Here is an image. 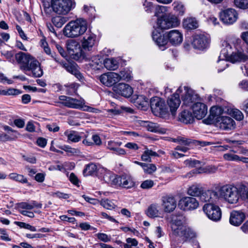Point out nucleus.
Segmentation results:
<instances>
[{
	"instance_id": "1",
	"label": "nucleus",
	"mask_w": 248,
	"mask_h": 248,
	"mask_svg": "<svg viewBox=\"0 0 248 248\" xmlns=\"http://www.w3.org/2000/svg\"><path fill=\"white\" fill-rule=\"evenodd\" d=\"M15 58L21 70L31 71L33 76L36 78L43 76V71L40 62L30 54L19 52L16 54Z\"/></svg>"
},
{
	"instance_id": "2",
	"label": "nucleus",
	"mask_w": 248,
	"mask_h": 248,
	"mask_svg": "<svg viewBox=\"0 0 248 248\" xmlns=\"http://www.w3.org/2000/svg\"><path fill=\"white\" fill-rule=\"evenodd\" d=\"M87 28L86 20L80 18L69 21L64 26L62 31L64 36L70 38H76L83 35Z\"/></svg>"
},
{
	"instance_id": "3",
	"label": "nucleus",
	"mask_w": 248,
	"mask_h": 248,
	"mask_svg": "<svg viewBox=\"0 0 248 248\" xmlns=\"http://www.w3.org/2000/svg\"><path fill=\"white\" fill-rule=\"evenodd\" d=\"M219 199H223L230 204L237 203L240 199V191L232 185H225L218 187Z\"/></svg>"
},
{
	"instance_id": "4",
	"label": "nucleus",
	"mask_w": 248,
	"mask_h": 248,
	"mask_svg": "<svg viewBox=\"0 0 248 248\" xmlns=\"http://www.w3.org/2000/svg\"><path fill=\"white\" fill-rule=\"evenodd\" d=\"M75 0H51V7L53 11L58 15L66 16L75 8Z\"/></svg>"
},
{
	"instance_id": "5",
	"label": "nucleus",
	"mask_w": 248,
	"mask_h": 248,
	"mask_svg": "<svg viewBox=\"0 0 248 248\" xmlns=\"http://www.w3.org/2000/svg\"><path fill=\"white\" fill-rule=\"evenodd\" d=\"M169 223L172 234L175 236L181 237L186 231L185 229L187 226L185 217L181 214H172L170 216Z\"/></svg>"
},
{
	"instance_id": "6",
	"label": "nucleus",
	"mask_w": 248,
	"mask_h": 248,
	"mask_svg": "<svg viewBox=\"0 0 248 248\" xmlns=\"http://www.w3.org/2000/svg\"><path fill=\"white\" fill-rule=\"evenodd\" d=\"M179 24L180 20L176 16H174L162 15L157 19L156 28V30H167L170 28L176 27Z\"/></svg>"
},
{
	"instance_id": "7",
	"label": "nucleus",
	"mask_w": 248,
	"mask_h": 248,
	"mask_svg": "<svg viewBox=\"0 0 248 248\" xmlns=\"http://www.w3.org/2000/svg\"><path fill=\"white\" fill-rule=\"evenodd\" d=\"M202 209L209 219L214 221L220 220L222 213L218 206L214 203H206L203 205Z\"/></svg>"
},
{
	"instance_id": "8",
	"label": "nucleus",
	"mask_w": 248,
	"mask_h": 248,
	"mask_svg": "<svg viewBox=\"0 0 248 248\" xmlns=\"http://www.w3.org/2000/svg\"><path fill=\"white\" fill-rule=\"evenodd\" d=\"M150 107L153 112L156 115H165L168 112V108L161 98L155 96L150 100Z\"/></svg>"
},
{
	"instance_id": "9",
	"label": "nucleus",
	"mask_w": 248,
	"mask_h": 248,
	"mask_svg": "<svg viewBox=\"0 0 248 248\" xmlns=\"http://www.w3.org/2000/svg\"><path fill=\"white\" fill-rule=\"evenodd\" d=\"M183 91L180 93L183 104L188 107H192L193 105L197 103L198 100V95L191 88L186 87H183Z\"/></svg>"
},
{
	"instance_id": "10",
	"label": "nucleus",
	"mask_w": 248,
	"mask_h": 248,
	"mask_svg": "<svg viewBox=\"0 0 248 248\" xmlns=\"http://www.w3.org/2000/svg\"><path fill=\"white\" fill-rule=\"evenodd\" d=\"M183 91L182 86H181L176 90V92L167 100L168 108L172 115H175L176 110L179 108L181 100L180 99V94Z\"/></svg>"
},
{
	"instance_id": "11",
	"label": "nucleus",
	"mask_w": 248,
	"mask_h": 248,
	"mask_svg": "<svg viewBox=\"0 0 248 248\" xmlns=\"http://www.w3.org/2000/svg\"><path fill=\"white\" fill-rule=\"evenodd\" d=\"M180 208L183 211H191L198 208L199 206L198 201L192 197H184L179 202Z\"/></svg>"
},
{
	"instance_id": "12",
	"label": "nucleus",
	"mask_w": 248,
	"mask_h": 248,
	"mask_svg": "<svg viewBox=\"0 0 248 248\" xmlns=\"http://www.w3.org/2000/svg\"><path fill=\"white\" fill-rule=\"evenodd\" d=\"M218 194V188L217 190L213 189L204 190L203 189L199 199L201 202H203L216 203L219 200Z\"/></svg>"
},
{
	"instance_id": "13",
	"label": "nucleus",
	"mask_w": 248,
	"mask_h": 248,
	"mask_svg": "<svg viewBox=\"0 0 248 248\" xmlns=\"http://www.w3.org/2000/svg\"><path fill=\"white\" fill-rule=\"evenodd\" d=\"M59 98L62 101L61 102L62 105L69 108L79 109L81 108L85 104L83 99L78 100L65 95H61Z\"/></svg>"
},
{
	"instance_id": "14",
	"label": "nucleus",
	"mask_w": 248,
	"mask_h": 248,
	"mask_svg": "<svg viewBox=\"0 0 248 248\" xmlns=\"http://www.w3.org/2000/svg\"><path fill=\"white\" fill-rule=\"evenodd\" d=\"M220 20L225 24L234 23L238 18V14L235 10L232 8L225 9L220 13Z\"/></svg>"
},
{
	"instance_id": "15",
	"label": "nucleus",
	"mask_w": 248,
	"mask_h": 248,
	"mask_svg": "<svg viewBox=\"0 0 248 248\" xmlns=\"http://www.w3.org/2000/svg\"><path fill=\"white\" fill-rule=\"evenodd\" d=\"M81 47L85 51H90L97 43L96 35L91 31H88L81 41Z\"/></svg>"
},
{
	"instance_id": "16",
	"label": "nucleus",
	"mask_w": 248,
	"mask_h": 248,
	"mask_svg": "<svg viewBox=\"0 0 248 248\" xmlns=\"http://www.w3.org/2000/svg\"><path fill=\"white\" fill-rule=\"evenodd\" d=\"M118 73L109 72L101 75L99 79L100 82L107 87H111L119 82Z\"/></svg>"
},
{
	"instance_id": "17",
	"label": "nucleus",
	"mask_w": 248,
	"mask_h": 248,
	"mask_svg": "<svg viewBox=\"0 0 248 248\" xmlns=\"http://www.w3.org/2000/svg\"><path fill=\"white\" fill-rule=\"evenodd\" d=\"M152 38L161 50H164L166 48V46L168 42L167 32L163 34L155 29L152 33Z\"/></svg>"
},
{
	"instance_id": "18",
	"label": "nucleus",
	"mask_w": 248,
	"mask_h": 248,
	"mask_svg": "<svg viewBox=\"0 0 248 248\" xmlns=\"http://www.w3.org/2000/svg\"><path fill=\"white\" fill-rule=\"evenodd\" d=\"M113 92L119 95L125 97H130L133 93L132 88L128 84L124 83H119L113 86Z\"/></svg>"
},
{
	"instance_id": "19",
	"label": "nucleus",
	"mask_w": 248,
	"mask_h": 248,
	"mask_svg": "<svg viewBox=\"0 0 248 248\" xmlns=\"http://www.w3.org/2000/svg\"><path fill=\"white\" fill-rule=\"evenodd\" d=\"M162 206L166 213L173 212L176 207L177 202L173 196L166 195L162 197Z\"/></svg>"
},
{
	"instance_id": "20",
	"label": "nucleus",
	"mask_w": 248,
	"mask_h": 248,
	"mask_svg": "<svg viewBox=\"0 0 248 248\" xmlns=\"http://www.w3.org/2000/svg\"><path fill=\"white\" fill-rule=\"evenodd\" d=\"M208 38L204 34H196L193 36L192 45L194 48L203 49L206 48L209 45Z\"/></svg>"
},
{
	"instance_id": "21",
	"label": "nucleus",
	"mask_w": 248,
	"mask_h": 248,
	"mask_svg": "<svg viewBox=\"0 0 248 248\" xmlns=\"http://www.w3.org/2000/svg\"><path fill=\"white\" fill-rule=\"evenodd\" d=\"M193 116L197 119H202L204 117L207 113V107L203 103L197 102L195 103L192 107Z\"/></svg>"
},
{
	"instance_id": "22",
	"label": "nucleus",
	"mask_w": 248,
	"mask_h": 248,
	"mask_svg": "<svg viewBox=\"0 0 248 248\" xmlns=\"http://www.w3.org/2000/svg\"><path fill=\"white\" fill-rule=\"evenodd\" d=\"M168 41L173 46H178L183 41V34L177 30H171L167 32Z\"/></svg>"
},
{
	"instance_id": "23",
	"label": "nucleus",
	"mask_w": 248,
	"mask_h": 248,
	"mask_svg": "<svg viewBox=\"0 0 248 248\" xmlns=\"http://www.w3.org/2000/svg\"><path fill=\"white\" fill-rule=\"evenodd\" d=\"M66 46L67 49L70 55H75L78 57L81 56L82 54L81 46L78 41L71 40L67 42Z\"/></svg>"
},
{
	"instance_id": "24",
	"label": "nucleus",
	"mask_w": 248,
	"mask_h": 248,
	"mask_svg": "<svg viewBox=\"0 0 248 248\" xmlns=\"http://www.w3.org/2000/svg\"><path fill=\"white\" fill-rule=\"evenodd\" d=\"M121 176L116 175L111 172H106L104 176V181L112 186L118 187L121 185Z\"/></svg>"
},
{
	"instance_id": "25",
	"label": "nucleus",
	"mask_w": 248,
	"mask_h": 248,
	"mask_svg": "<svg viewBox=\"0 0 248 248\" xmlns=\"http://www.w3.org/2000/svg\"><path fill=\"white\" fill-rule=\"evenodd\" d=\"M245 218V214L240 211H233L231 212L230 222L234 226H239Z\"/></svg>"
},
{
	"instance_id": "26",
	"label": "nucleus",
	"mask_w": 248,
	"mask_h": 248,
	"mask_svg": "<svg viewBox=\"0 0 248 248\" xmlns=\"http://www.w3.org/2000/svg\"><path fill=\"white\" fill-rule=\"evenodd\" d=\"M146 215L150 218H155L161 217L162 212L159 205L154 203L150 205L145 211Z\"/></svg>"
},
{
	"instance_id": "27",
	"label": "nucleus",
	"mask_w": 248,
	"mask_h": 248,
	"mask_svg": "<svg viewBox=\"0 0 248 248\" xmlns=\"http://www.w3.org/2000/svg\"><path fill=\"white\" fill-rule=\"evenodd\" d=\"M218 121L220 122V128L223 130L232 129L235 127V122L229 117L222 116Z\"/></svg>"
},
{
	"instance_id": "28",
	"label": "nucleus",
	"mask_w": 248,
	"mask_h": 248,
	"mask_svg": "<svg viewBox=\"0 0 248 248\" xmlns=\"http://www.w3.org/2000/svg\"><path fill=\"white\" fill-rule=\"evenodd\" d=\"M132 97L135 105L139 108L145 110L148 108L149 104L148 98L145 96L142 95H133Z\"/></svg>"
},
{
	"instance_id": "29",
	"label": "nucleus",
	"mask_w": 248,
	"mask_h": 248,
	"mask_svg": "<svg viewBox=\"0 0 248 248\" xmlns=\"http://www.w3.org/2000/svg\"><path fill=\"white\" fill-rule=\"evenodd\" d=\"M248 59V56L243 51L237 50L232 52L229 57L228 61L232 63L244 62Z\"/></svg>"
},
{
	"instance_id": "30",
	"label": "nucleus",
	"mask_w": 248,
	"mask_h": 248,
	"mask_svg": "<svg viewBox=\"0 0 248 248\" xmlns=\"http://www.w3.org/2000/svg\"><path fill=\"white\" fill-rule=\"evenodd\" d=\"M203 189L200 184H194L188 187L187 194L192 197H198L199 198Z\"/></svg>"
},
{
	"instance_id": "31",
	"label": "nucleus",
	"mask_w": 248,
	"mask_h": 248,
	"mask_svg": "<svg viewBox=\"0 0 248 248\" xmlns=\"http://www.w3.org/2000/svg\"><path fill=\"white\" fill-rule=\"evenodd\" d=\"M145 126L149 131L160 134H164L166 132V129L160 127L157 123L151 122H145Z\"/></svg>"
},
{
	"instance_id": "32",
	"label": "nucleus",
	"mask_w": 248,
	"mask_h": 248,
	"mask_svg": "<svg viewBox=\"0 0 248 248\" xmlns=\"http://www.w3.org/2000/svg\"><path fill=\"white\" fill-rule=\"evenodd\" d=\"M64 135L67 137V142L69 143H76L81 139V136L76 131L67 130L64 132Z\"/></svg>"
},
{
	"instance_id": "33",
	"label": "nucleus",
	"mask_w": 248,
	"mask_h": 248,
	"mask_svg": "<svg viewBox=\"0 0 248 248\" xmlns=\"http://www.w3.org/2000/svg\"><path fill=\"white\" fill-rule=\"evenodd\" d=\"M18 206L19 210H20V209L31 210L33 208L41 209L42 207V204L35 201H31L30 202H20L18 203Z\"/></svg>"
},
{
	"instance_id": "34",
	"label": "nucleus",
	"mask_w": 248,
	"mask_h": 248,
	"mask_svg": "<svg viewBox=\"0 0 248 248\" xmlns=\"http://www.w3.org/2000/svg\"><path fill=\"white\" fill-rule=\"evenodd\" d=\"M183 26L186 30H194L198 27V23L195 18L187 17L183 20Z\"/></svg>"
},
{
	"instance_id": "35",
	"label": "nucleus",
	"mask_w": 248,
	"mask_h": 248,
	"mask_svg": "<svg viewBox=\"0 0 248 248\" xmlns=\"http://www.w3.org/2000/svg\"><path fill=\"white\" fill-rule=\"evenodd\" d=\"M69 20V18L62 15L55 16L51 18L53 24L58 28H61Z\"/></svg>"
},
{
	"instance_id": "36",
	"label": "nucleus",
	"mask_w": 248,
	"mask_h": 248,
	"mask_svg": "<svg viewBox=\"0 0 248 248\" xmlns=\"http://www.w3.org/2000/svg\"><path fill=\"white\" fill-rule=\"evenodd\" d=\"M104 65L108 70H115L119 67L118 60L114 58L106 59L104 61Z\"/></svg>"
},
{
	"instance_id": "37",
	"label": "nucleus",
	"mask_w": 248,
	"mask_h": 248,
	"mask_svg": "<svg viewBox=\"0 0 248 248\" xmlns=\"http://www.w3.org/2000/svg\"><path fill=\"white\" fill-rule=\"evenodd\" d=\"M121 186L125 188H130L135 186V183L132 179L128 176L122 175L121 178Z\"/></svg>"
},
{
	"instance_id": "38",
	"label": "nucleus",
	"mask_w": 248,
	"mask_h": 248,
	"mask_svg": "<svg viewBox=\"0 0 248 248\" xmlns=\"http://www.w3.org/2000/svg\"><path fill=\"white\" fill-rule=\"evenodd\" d=\"M194 116L192 113L187 110H184L180 115V120L185 124H190L194 121Z\"/></svg>"
},
{
	"instance_id": "39",
	"label": "nucleus",
	"mask_w": 248,
	"mask_h": 248,
	"mask_svg": "<svg viewBox=\"0 0 248 248\" xmlns=\"http://www.w3.org/2000/svg\"><path fill=\"white\" fill-rule=\"evenodd\" d=\"M118 76L119 78V81L120 80L129 81L132 78V71L128 68H124L120 71Z\"/></svg>"
},
{
	"instance_id": "40",
	"label": "nucleus",
	"mask_w": 248,
	"mask_h": 248,
	"mask_svg": "<svg viewBox=\"0 0 248 248\" xmlns=\"http://www.w3.org/2000/svg\"><path fill=\"white\" fill-rule=\"evenodd\" d=\"M64 67L66 70L71 74L74 75L79 80L81 81L83 79V76L80 72L78 70L74 65L71 64H64Z\"/></svg>"
},
{
	"instance_id": "41",
	"label": "nucleus",
	"mask_w": 248,
	"mask_h": 248,
	"mask_svg": "<svg viewBox=\"0 0 248 248\" xmlns=\"http://www.w3.org/2000/svg\"><path fill=\"white\" fill-rule=\"evenodd\" d=\"M224 45V47L221 50L219 58L222 57L223 59L228 60L230 55L232 53V48L231 46L227 43H225Z\"/></svg>"
},
{
	"instance_id": "42",
	"label": "nucleus",
	"mask_w": 248,
	"mask_h": 248,
	"mask_svg": "<svg viewBox=\"0 0 248 248\" xmlns=\"http://www.w3.org/2000/svg\"><path fill=\"white\" fill-rule=\"evenodd\" d=\"M186 231L184 232L183 235L181 236L183 239L185 240H191L196 236L195 232L191 228L186 226Z\"/></svg>"
},
{
	"instance_id": "43",
	"label": "nucleus",
	"mask_w": 248,
	"mask_h": 248,
	"mask_svg": "<svg viewBox=\"0 0 248 248\" xmlns=\"http://www.w3.org/2000/svg\"><path fill=\"white\" fill-rule=\"evenodd\" d=\"M98 169L96 164L90 163L86 166L83 170V172L85 175H93L96 173Z\"/></svg>"
},
{
	"instance_id": "44",
	"label": "nucleus",
	"mask_w": 248,
	"mask_h": 248,
	"mask_svg": "<svg viewBox=\"0 0 248 248\" xmlns=\"http://www.w3.org/2000/svg\"><path fill=\"white\" fill-rule=\"evenodd\" d=\"M158 154L152 150L147 149L141 155V159L144 161L151 162V156H157Z\"/></svg>"
},
{
	"instance_id": "45",
	"label": "nucleus",
	"mask_w": 248,
	"mask_h": 248,
	"mask_svg": "<svg viewBox=\"0 0 248 248\" xmlns=\"http://www.w3.org/2000/svg\"><path fill=\"white\" fill-rule=\"evenodd\" d=\"M100 204L105 208L108 210L114 209L116 205L111 200L108 199H103L99 201Z\"/></svg>"
},
{
	"instance_id": "46",
	"label": "nucleus",
	"mask_w": 248,
	"mask_h": 248,
	"mask_svg": "<svg viewBox=\"0 0 248 248\" xmlns=\"http://www.w3.org/2000/svg\"><path fill=\"white\" fill-rule=\"evenodd\" d=\"M9 177L11 179L21 183L24 184L28 182V180L23 175L16 173H11L9 175Z\"/></svg>"
},
{
	"instance_id": "47",
	"label": "nucleus",
	"mask_w": 248,
	"mask_h": 248,
	"mask_svg": "<svg viewBox=\"0 0 248 248\" xmlns=\"http://www.w3.org/2000/svg\"><path fill=\"white\" fill-rule=\"evenodd\" d=\"M155 16L160 17L162 15H166L165 13L167 11V7L164 6L155 5Z\"/></svg>"
},
{
	"instance_id": "48",
	"label": "nucleus",
	"mask_w": 248,
	"mask_h": 248,
	"mask_svg": "<svg viewBox=\"0 0 248 248\" xmlns=\"http://www.w3.org/2000/svg\"><path fill=\"white\" fill-rule=\"evenodd\" d=\"M172 6L173 9L176 12H177L178 14L180 16L183 15L185 13V8L183 4L179 1H174Z\"/></svg>"
},
{
	"instance_id": "49",
	"label": "nucleus",
	"mask_w": 248,
	"mask_h": 248,
	"mask_svg": "<svg viewBox=\"0 0 248 248\" xmlns=\"http://www.w3.org/2000/svg\"><path fill=\"white\" fill-rule=\"evenodd\" d=\"M22 93V91L20 90L14 88H9L6 90H2V95H17Z\"/></svg>"
},
{
	"instance_id": "50",
	"label": "nucleus",
	"mask_w": 248,
	"mask_h": 248,
	"mask_svg": "<svg viewBox=\"0 0 248 248\" xmlns=\"http://www.w3.org/2000/svg\"><path fill=\"white\" fill-rule=\"evenodd\" d=\"M223 110L221 107L218 106H213L212 107L210 112V116H212L213 118L220 116L223 113Z\"/></svg>"
},
{
	"instance_id": "51",
	"label": "nucleus",
	"mask_w": 248,
	"mask_h": 248,
	"mask_svg": "<svg viewBox=\"0 0 248 248\" xmlns=\"http://www.w3.org/2000/svg\"><path fill=\"white\" fill-rule=\"evenodd\" d=\"M228 60L225 59H223L222 57L218 58L217 61V67L218 72H220L225 70L226 67L228 66Z\"/></svg>"
},
{
	"instance_id": "52",
	"label": "nucleus",
	"mask_w": 248,
	"mask_h": 248,
	"mask_svg": "<svg viewBox=\"0 0 248 248\" xmlns=\"http://www.w3.org/2000/svg\"><path fill=\"white\" fill-rule=\"evenodd\" d=\"M233 4L239 9H248V0H233Z\"/></svg>"
},
{
	"instance_id": "53",
	"label": "nucleus",
	"mask_w": 248,
	"mask_h": 248,
	"mask_svg": "<svg viewBox=\"0 0 248 248\" xmlns=\"http://www.w3.org/2000/svg\"><path fill=\"white\" fill-rule=\"evenodd\" d=\"M173 141L175 142L178 143L180 145L186 146H189L192 142L191 140L182 137H178L174 139Z\"/></svg>"
},
{
	"instance_id": "54",
	"label": "nucleus",
	"mask_w": 248,
	"mask_h": 248,
	"mask_svg": "<svg viewBox=\"0 0 248 248\" xmlns=\"http://www.w3.org/2000/svg\"><path fill=\"white\" fill-rule=\"evenodd\" d=\"M241 157L238 155L232 154V153H226L224 154L223 158L227 161H240Z\"/></svg>"
},
{
	"instance_id": "55",
	"label": "nucleus",
	"mask_w": 248,
	"mask_h": 248,
	"mask_svg": "<svg viewBox=\"0 0 248 248\" xmlns=\"http://www.w3.org/2000/svg\"><path fill=\"white\" fill-rule=\"evenodd\" d=\"M143 170L145 173L148 174H152L156 170V167L155 164H145Z\"/></svg>"
},
{
	"instance_id": "56",
	"label": "nucleus",
	"mask_w": 248,
	"mask_h": 248,
	"mask_svg": "<svg viewBox=\"0 0 248 248\" xmlns=\"http://www.w3.org/2000/svg\"><path fill=\"white\" fill-rule=\"evenodd\" d=\"M78 84L76 83H71L65 85L67 88V93L69 95L75 93L78 88Z\"/></svg>"
},
{
	"instance_id": "57",
	"label": "nucleus",
	"mask_w": 248,
	"mask_h": 248,
	"mask_svg": "<svg viewBox=\"0 0 248 248\" xmlns=\"http://www.w3.org/2000/svg\"><path fill=\"white\" fill-rule=\"evenodd\" d=\"M232 117L236 120L240 121L244 118V115L242 112L237 109H232L231 111Z\"/></svg>"
},
{
	"instance_id": "58",
	"label": "nucleus",
	"mask_w": 248,
	"mask_h": 248,
	"mask_svg": "<svg viewBox=\"0 0 248 248\" xmlns=\"http://www.w3.org/2000/svg\"><path fill=\"white\" fill-rule=\"evenodd\" d=\"M145 11L148 13H151L155 9V5L150 1L145 0L143 3Z\"/></svg>"
},
{
	"instance_id": "59",
	"label": "nucleus",
	"mask_w": 248,
	"mask_h": 248,
	"mask_svg": "<svg viewBox=\"0 0 248 248\" xmlns=\"http://www.w3.org/2000/svg\"><path fill=\"white\" fill-rule=\"evenodd\" d=\"M96 235L98 239L105 243L111 240V236L104 233H98Z\"/></svg>"
},
{
	"instance_id": "60",
	"label": "nucleus",
	"mask_w": 248,
	"mask_h": 248,
	"mask_svg": "<svg viewBox=\"0 0 248 248\" xmlns=\"http://www.w3.org/2000/svg\"><path fill=\"white\" fill-rule=\"evenodd\" d=\"M61 149L64 150L67 153H71L72 154H75L79 153V150L78 149L72 148L68 145H64L61 147Z\"/></svg>"
},
{
	"instance_id": "61",
	"label": "nucleus",
	"mask_w": 248,
	"mask_h": 248,
	"mask_svg": "<svg viewBox=\"0 0 248 248\" xmlns=\"http://www.w3.org/2000/svg\"><path fill=\"white\" fill-rule=\"evenodd\" d=\"M185 163L186 165L192 168L199 166L201 162L200 161L195 159H187L185 161Z\"/></svg>"
},
{
	"instance_id": "62",
	"label": "nucleus",
	"mask_w": 248,
	"mask_h": 248,
	"mask_svg": "<svg viewBox=\"0 0 248 248\" xmlns=\"http://www.w3.org/2000/svg\"><path fill=\"white\" fill-rule=\"evenodd\" d=\"M154 185V181L151 180H147L143 181L140 185L143 189H149L151 188Z\"/></svg>"
},
{
	"instance_id": "63",
	"label": "nucleus",
	"mask_w": 248,
	"mask_h": 248,
	"mask_svg": "<svg viewBox=\"0 0 248 248\" xmlns=\"http://www.w3.org/2000/svg\"><path fill=\"white\" fill-rule=\"evenodd\" d=\"M217 168L215 166H208L204 168L202 172L207 173H214L217 170Z\"/></svg>"
},
{
	"instance_id": "64",
	"label": "nucleus",
	"mask_w": 248,
	"mask_h": 248,
	"mask_svg": "<svg viewBox=\"0 0 248 248\" xmlns=\"http://www.w3.org/2000/svg\"><path fill=\"white\" fill-rule=\"evenodd\" d=\"M52 196L54 197H57L60 199H67L69 198V195L68 194L57 191L52 193Z\"/></svg>"
}]
</instances>
